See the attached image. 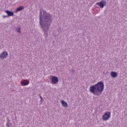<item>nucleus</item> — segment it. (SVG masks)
I'll list each match as a JSON object with an SVG mask.
<instances>
[{"label":"nucleus","instance_id":"f257e3e1","mask_svg":"<svg viewBox=\"0 0 127 127\" xmlns=\"http://www.w3.org/2000/svg\"><path fill=\"white\" fill-rule=\"evenodd\" d=\"M39 18L40 26L44 32V37L47 39L48 31H49L51 24L53 22V16L45 10L40 9Z\"/></svg>","mask_w":127,"mask_h":127},{"label":"nucleus","instance_id":"f03ea898","mask_svg":"<svg viewBox=\"0 0 127 127\" xmlns=\"http://www.w3.org/2000/svg\"><path fill=\"white\" fill-rule=\"evenodd\" d=\"M105 88V85L102 81H99L96 84L91 86L89 88V91L94 96H101Z\"/></svg>","mask_w":127,"mask_h":127},{"label":"nucleus","instance_id":"7ed1b4c3","mask_svg":"<svg viewBox=\"0 0 127 127\" xmlns=\"http://www.w3.org/2000/svg\"><path fill=\"white\" fill-rule=\"evenodd\" d=\"M110 118H111L110 112H106L102 116V120L103 121H105V122L108 121L109 119H110Z\"/></svg>","mask_w":127,"mask_h":127},{"label":"nucleus","instance_id":"20e7f679","mask_svg":"<svg viewBox=\"0 0 127 127\" xmlns=\"http://www.w3.org/2000/svg\"><path fill=\"white\" fill-rule=\"evenodd\" d=\"M8 56V53L6 51L2 52L0 55V59H5Z\"/></svg>","mask_w":127,"mask_h":127},{"label":"nucleus","instance_id":"39448f33","mask_svg":"<svg viewBox=\"0 0 127 127\" xmlns=\"http://www.w3.org/2000/svg\"><path fill=\"white\" fill-rule=\"evenodd\" d=\"M107 2L105 0H102L99 2H97L96 4L99 5L100 8H104V6L106 5Z\"/></svg>","mask_w":127,"mask_h":127},{"label":"nucleus","instance_id":"423d86ee","mask_svg":"<svg viewBox=\"0 0 127 127\" xmlns=\"http://www.w3.org/2000/svg\"><path fill=\"white\" fill-rule=\"evenodd\" d=\"M52 82L54 83V84H57L58 83L59 80L58 79V77L57 76H52Z\"/></svg>","mask_w":127,"mask_h":127},{"label":"nucleus","instance_id":"0eeeda50","mask_svg":"<svg viewBox=\"0 0 127 127\" xmlns=\"http://www.w3.org/2000/svg\"><path fill=\"white\" fill-rule=\"evenodd\" d=\"M21 86H27L29 84V81L27 80H24L20 81Z\"/></svg>","mask_w":127,"mask_h":127},{"label":"nucleus","instance_id":"6e6552de","mask_svg":"<svg viewBox=\"0 0 127 127\" xmlns=\"http://www.w3.org/2000/svg\"><path fill=\"white\" fill-rule=\"evenodd\" d=\"M61 104H62L63 107H64V108H68V104L67 103V102H66V101L64 100H61Z\"/></svg>","mask_w":127,"mask_h":127},{"label":"nucleus","instance_id":"1a4fd4ad","mask_svg":"<svg viewBox=\"0 0 127 127\" xmlns=\"http://www.w3.org/2000/svg\"><path fill=\"white\" fill-rule=\"evenodd\" d=\"M110 75L112 78H117L118 77V73L116 71H111Z\"/></svg>","mask_w":127,"mask_h":127},{"label":"nucleus","instance_id":"9d476101","mask_svg":"<svg viewBox=\"0 0 127 127\" xmlns=\"http://www.w3.org/2000/svg\"><path fill=\"white\" fill-rule=\"evenodd\" d=\"M5 12L7 14L8 16H13L14 15V13L11 11L6 10L5 11Z\"/></svg>","mask_w":127,"mask_h":127},{"label":"nucleus","instance_id":"9b49d317","mask_svg":"<svg viewBox=\"0 0 127 127\" xmlns=\"http://www.w3.org/2000/svg\"><path fill=\"white\" fill-rule=\"evenodd\" d=\"M22 9H24V6H20L16 9V12H18V11H20V10H22Z\"/></svg>","mask_w":127,"mask_h":127},{"label":"nucleus","instance_id":"f8f14e48","mask_svg":"<svg viewBox=\"0 0 127 127\" xmlns=\"http://www.w3.org/2000/svg\"><path fill=\"white\" fill-rule=\"evenodd\" d=\"M6 126V127H12L11 123H10L9 122H7Z\"/></svg>","mask_w":127,"mask_h":127},{"label":"nucleus","instance_id":"ddd939ff","mask_svg":"<svg viewBox=\"0 0 127 127\" xmlns=\"http://www.w3.org/2000/svg\"><path fill=\"white\" fill-rule=\"evenodd\" d=\"M15 30H16V32H18V33H21L20 28H16Z\"/></svg>","mask_w":127,"mask_h":127},{"label":"nucleus","instance_id":"4468645a","mask_svg":"<svg viewBox=\"0 0 127 127\" xmlns=\"http://www.w3.org/2000/svg\"><path fill=\"white\" fill-rule=\"evenodd\" d=\"M8 15H2V17L3 18H6V17H8Z\"/></svg>","mask_w":127,"mask_h":127},{"label":"nucleus","instance_id":"2eb2a0df","mask_svg":"<svg viewBox=\"0 0 127 127\" xmlns=\"http://www.w3.org/2000/svg\"><path fill=\"white\" fill-rule=\"evenodd\" d=\"M71 73H72V74H75V70L71 69Z\"/></svg>","mask_w":127,"mask_h":127},{"label":"nucleus","instance_id":"dca6fc26","mask_svg":"<svg viewBox=\"0 0 127 127\" xmlns=\"http://www.w3.org/2000/svg\"><path fill=\"white\" fill-rule=\"evenodd\" d=\"M40 98L41 100H42V97L41 96H40Z\"/></svg>","mask_w":127,"mask_h":127}]
</instances>
